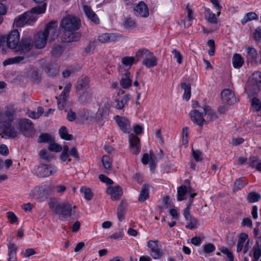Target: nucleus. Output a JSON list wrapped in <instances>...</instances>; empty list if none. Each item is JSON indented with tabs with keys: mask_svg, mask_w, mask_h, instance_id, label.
Here are the masks:
<instances>
[{
	"mask_svg": "<svg viewBox=\"0 0 261 261\" xmlns=\"http://www.w3.org/2000/svg\"><path fill=\"white\" fill-rule=\"evenodd\" d=\"M136 57L143 58L142 64L146 68H150L158 65V60L154 54L146 48H141L136 51Z\"/></svg>",
	"mask_w": 261,
	"mask_h": 261,
	"instance_id": "6e6552de",
	"label": "nucleus"
},
{
	"mask_svg": "<svg viewBox=\"0 0 261 261\" xmlns=\"http://www.w3.org/2000/svg\"><path fill=\"white\" fill-rule=\"evenodd\" d=\"M203 251L206 253H210L215 251L216 248L214 244L207 243L202 246Z\"/></svg>",
	"mask_w": 261,
	"mask_h": 261,
	"instance_id": "864d4df0",
	"label": "nucleus"
},
{
	"mask_svg": "<svg viewBox=\"0 0 261 261\" xmlns=\"http://www.w3.org/2000/svg\"><path fill=\"white\" fill-rule=\"evenodd\" d=\"M192 156L196 162L201 161L202 160V156L201 152L198 150L192 149Z\"/></svg>",
	"mask_w": 261,
	"mask_h": 261,
	"instance_id": "6e6d98bb",
	"label": "nucleus"
},
{
	"mask_svg": "<svg viewBox=\"0 0 261 261\" xmlns=\"http://www.w3.org/2000/svg\"><path fill=\"white\" fill-rule=\"evenodd\" d=\"M244 59L240 55L236 54L233 55L232 58V64L234 68H240L244 64Z\"/></svg>",
	"mask_w": 261,
	"mask_h": 261,
	"instance_id": "473e14b6",
	"label": "nucleus"
},
{
	"mask_svg": "<svg viewBox=\"0 0 261 261\" xmlns=\"http://www.w3.org/2000/svg\"><path fill=\"white\" fill-rule=\"evenodd\" d=\"M124 27L126 29H130L136 25L135 21L131 18H125L124 21Z\"/></svg>",
	"mask_w": 261,
	"mask_h": 261,
	"instance_id": "603ef678",
	"label": "nucleus"
},
{
	"mask_svg": "<svg viewBox=\"0 0 261 261\" xmlns=\"http://www.w3.org/2000/svg\"><path fill=\"white\" fill-rule=\"evenodd\" d=\"M23 59V58L22 57H16L14 58L9 59L7 60H5L3 64L4 65H7L8 64H11L13 63H19L21 61H22Z\"/></svg>",
	"mask_w": 261,
	"mask_h": 261,
	"instance_id": "8fccbe9b",
	"label": "nucleus"
},
{
	"mask_svg": "<svg viewBox=\"0 0 261 261\" xmlns=\"http://www.w3.org/2000/svg\"><path fill=\"white\" fill-rule=\"evenodd\" d=\"M258 159L256 157H252L250 159V166L252 167H255L256 169L261 172V162L257 163Z\"/></svg>",
	"mask_w": 261,
	"mask_h": 261,
	"instance_id": "37998d69",
	"label": "nucleus"
},
{
	"mask_svg": "<svg viewBox=\"0 0 261 261\" xmlns=\"http://www.w3.org/2000/svg\"><path fill=\"white\" fill-rule=\"evenodd\" d=\"M154 158V156H152L151 154L145 153L142 157V162L144 165L149 163L150 169L152 170L155 167Z\"/></svg>",
	"mask_w": 261,
	"mask_h": 261,
	"instance_id": "c85d7f7f",
	"label": "nucleus"
},
{
	"mask_svg": "<svg viewBox=\"0 0 261 261\" xmlns=\"http://www.w3.org/2000/svg\"><path fill=\"white\" fill-rule=\"evenodd\" d=\"M221 252L225 254L228 258V261H234V257L232 252L226 247H222L220 249Z\"/></svg>",
	"mask_w": 261,
	"mask_h": 261,
	"instance_id": "de8ad7c7",
	"label": "nucleus"
},
{
	"mask_svg": "<svg viewBox=\"0 0 261 261\" xmlns=\"http://www.w3.org/2000/svg\"><path fill=\"white\" fill-rule=\"evenodd\" d=\"M189 131L188 128L184 127L182 132V138L183 144L187 145L188 143Z\"/></svg>",
	"mask_w": 261,
	"mask_h": 261,
	"instance_id": "13d9d810",
	"label": "nucleus"
},
{
	"mask_svg": "<svg viewBox=\"0 0 261 261\" xmlns=\"http://www.w3.org/2000/svg\"><path fill=\"white\" fill-rule=\"evenodd\" d=\"M248 237V235L244 232L241 233L240 234L237 248V251L238 252H241L243 250L244 246L246 243V241L247 240Z\"/></svg>",
	"mask_w": 261,
	"mask_h": 261,
	"instance_id": "c756f323",
	"label": "nucleus"
},
{
	"mask_svg": "<svg viewBox=\"0 0 261 261\" xmlns=\"http://www.w3.org/2000/svg\"><path fill=\"white\" fill-rule=\"evenodd\" d=\"M87 119L92 122L99 121L102 119V110L100 109H98L95 116L90 115L89 117H88Z\"/></svg>",
	"mask_w": 261,
	"mask_h": 261,
	"instance_id": "09e8293b",
	"label": "nucleus"
},
{
	"mask_svg": "<svg viewBox=\"0 0 261 261\" xmlns=\"http://www.w3.org/2000/svg\"><path fill=\"white\" fill-rule=\"evenodd\" d=\"M207 45L210 47V49L208 51V54L210 56H212L215 54V42L213 40H209L207 42Z\"/></svg>",
	"mask_w": 261,
	"mask_h": 261,
	"instance_id": "4d7b16f0",
	"label": "nucleus"
},
{
	"mask_svg": "<svg viewBox=\"0 0 261 261\" xmlns=\"http://www.w3.org/2000/svg\"><path fill=\"white\" fill-rule=\"evenodd\" d=\"M61 25L64 29L65 35L67 36L65 38L67 42L74 41L79 39L80 35L73 32L80 27V21L78 18L72 16H67L62 20Z\"/></svg>",
	"mask_w": 261,
	"mask_h": 261,
	"instance_id": "39448f33",
	"label": "nucleus"
},
{
	"mask_svg": "<svg viewBox=\"0 0 261 261\" xmlns=\"http://www.w3.org/2000/svg\"><path fill=\"white\" fill-rule=\"evenodd\" d=\"M196 193H195L192 188L189 186H181L177 190V200L181 201L189 196L191 198H193Z\"/></svg>",
	"mask_w": 261,
	"mask_h": 261,
	"instance_id": "9b49d317",
	"label": "nucleus"
},
{
	"mask_svg": "<svg viewBox=\"0 0 261 261\" xmlns=\"http://www.w3.org/2000/svg\"><path fill=\"white\" fill-rule=\"evenodd\" d=\"M70 85H67L59 97L58 105L60 109H64L66 105V100L70 91Z\"/></svg>",
	"mask_w": 261,
	"mask_h": 261,
	"instance_id": "6ab92c4d",
	"label": "nucleus"
},
{
	"mask_svg": "<svg viewBox=\"0 0 261 261\" xmlns=\"http://www.w3.org/2000/svg\"><path fill=\"white\" fill-rule=\"evenodd\" d=\"M259 17L258 15L253 12L247 13L245 14L241 22L243 24H245L247 21L253 20H258Z\"/></svg>",
	"mask_w": 261,
	"mask_h": 261,
	"instance_id": "2f4dec72",
	"label": "nucleus"
},
{
	"mask_svg": "<svg viewBox=\"0 0 261 261\" xmlns=\"http://www.w3.org/2000/svg\"><path fill=\"white\" fill-rule=\"evenodd\" d=\"M101 162L105 169L109 170L111 169L112 161L109 156H103L101 158Z\"/></svg>",
	"mask_w": 261,
	"mask_h": 261,
	"instance_id": "58836bf2",
	"label": "nucleus"
},
{
	"mask_svg": "<svg viewBox=\"0 0 261 261\" xmlns=\"http://www.w3.org/2000/svg\"><path fill=\"white\" fill-rule=\"evenodd\" d=\"M54 140V138L47 134H41L38 140L39 143H51Z\"/></svg>",
	"mask_w": 261,
	"mask_h": 261,
	"instance_id": "e433bc0d",
	"label": "nucleus"
},
{
	"mask_svg": "<svg viewBox=\"0 0 261 261\" xmlns=\"http://www.w3.org/2000/svg\"><path fill=\"white\" fill-rule=\"evenodd\" d=\"M135 58L133 57H124L121 59V63L124 68L128 70L135 63Z\"/></svg>",
	"mask_w": 261,
	"mask_h": 261,
	"instance_id": "7c9ffc66",
	"label": "nucleus"
},
{
	"mask_svg": "<svg viewBox=\"0 0 261 261\" xmlns=\"http://www.w3.org/2000/svg\"><path fill=\"white\" fill-rule=\"evenodd\" d=\"M55 22L49 23L46 27L44 31L39 32L35 36L34 43L36 48H42L46 44L47 37L49 34H54V35H58L57 29L53 26Z\"/></svg>",
	"mask_w": 261,
	"mask_h": 261,
	"instance_id": "423d86ee",
	"label": "nucleus"
},
{
	"mask_svg": "<svg viewBox=\"0 0 261 261\" xmlns=\"http://www.w3.org/2000/svg\"><path fill=\"white\" fill-rule=\"evenodd\" d=\"M252 109L255 111L261 110V102L257 97H253L251 101Z\"/></svg>",
	"mask_w": 261,
	"mask_h": 261,
	"instance_id": "a19ab883",
	"label": "nucleus"
},
{
	"mask_svg": "<svg viewBox=\"0 0 261 261\" xmlns=\"http://www.w3.org/2000/svg\"><path fill=\"white\" fill-rule=\"evenodd\" d=\"M181 87L184 90L183 94V99L186 100H189L191 97V86L190 84L184 83L181 85Z\"/></svg>",
	"mask_w": 261,
	"mask_h": 261,
	"instance_id": "c9c22d12",
	"label": "nucleus"
},
{
	"mask_svg": "<svg viewBox=\"0 0 261 261\" xmlns=\"http://www.w3.org/2000/svg\"><path fill=\"white\" fill-rule=\"evenodd\" d=\"M204 111L203 107H197L196 109L191 111L190 113L191 120L198 125L206 124V121L203 118L205 116Z\"/></svg>",
	"mask_w": 261,
	"mask_h": 261,
	"instance_id": "9d476101",
	"label": "nucleus"
},
{
	"mask_svg": "<svg viewBox=\"0 0 261 261\" xmlns=\"http://www.w3.org/2000/svg\"><path fill=\"white\" fill-rule=\"evenodd\" d=\"M129 142L131 152L135 154H138L141 150L139 138L133 134H130L129 135Z\"/></svg>",
	"mask_w": 261,
	"mask_h": 261,
	"instance_id": "4468645a",
	"label": "nucleus"
},
{
	"mask_svg": "<svg viewBox=\"0 0 261 261\" xmlns=\"http://www.w3.org/2000/svg\"><path fill=\"white\" fill-rule=\"evenodd\" d=\"M55 190L57 193L62 194L66 190V187L62 185H58L55 187Z\"/></svg>",
	"mask_w": 261,
	"mask_h": 261,
	"instance_id": "69168bd1",
	"label": "nucleus"
},
{
	"mask_svg": "<svg viewBox=\"0 0 261 261\" xmlns=\"http://www.w3.org/2000/svg\"><path fill=\"white\" fill-rule=\"evenodd\" d=\"M246 60L248 62H257L258 54L256 49L252 46H249L246 49Z\"/></svg>",
	"mask_w": 261,
	"mask_h": 261,
	"instance_id": "b1692460",
	"label": "nucleus"
},
{
	"mask_svg": "<svg viewBox=\"0 0 261 261\" xmlns=\"http://www.w3.org/2000/svg\"><path fill=\"white\" fill-rule=\"evenodd\" d=\"M114 119L121 130L124 133H129L130 130V123L126 117L116 116Z\"/></svg>",
	"mask_w": 261,
	"mask_h": 261,
	"instance_id": "f3484780",
	"label": "nucleus"
},
{
	"mask_svg": "<svg viewBox=\"0 0 261 261\" xmlns=\"http://www.w3.org/2000/svg\"><path fill=\"white\" fill-rule=\"evenodd\" d=\"M83 9L89 19L95 23H99V19L98 17L90 7L85 5L83 6Z\"/></svg>",
	"mask_w": 261,
	"mask_h": 261,
	"instance_id": "bb28decb",
	"label": "nucleus"
},
{
	"mask_svg": "<svg viewBox=\"0 0 261 261\" xmlns=\"http://www.w3.org/2000/svg\"><path fill=\"white\" fill-rule=\"evenodd\" d=\"M119 37L114 33H105L98 37L99 42L105 43L110 41H115L119 39Z\"/></svg>",
	"mask_w": 261,
	"mask_h": 261,
	"instance_id": "393cba45",
	"label": "nucleus"
},
{
	"mask_svg": "<svg viewBox=\"0 0 261 261\" xmlns=\"http://www.w3.org/2000/svg\"><path fill=\"white\" fill-rule=\"evenodd\" d=\"M247 184V180L245 178H239L235 181L234 187L237 190L244 187Z\"/></svg>",
	"mask_w": 261,
	"mask_h": 261,
	"instance_id": "79ce46f5",
	"label": "nucleus"
},
{
	"mask_svg": "<svg viewBox=\"0 0 261 261\" xmlns=\"http://www.w3.org/2000/svg\"><path fill=\"white\" fill-rule=\"evenodd\" d=\"M99 179L101 181L107 185H112L113 184V181L110 178L103 174H100L99 176Z\"/></svg>",
	"mask_w": 261,
	"mask_h": 261,
	"instance_id": "680f3d73",
	"label": "nucleus"
},
{
	"mask_svg": "<svg viewBox=\"0 0 261 261\" xmlns=\"http://www.w3.org/2000/svg\"><path fill=\"white\" fill-rule=\"evenodd\" d=\"M129 100V95L128 94L124 95V97L121 99H116L115 100V108L118 110L122 109Z\"/></svg>",
	"mask_w": 261,
	"mask_h": 261,
	"instance_id": "f704fd0d",
	"label": "nucleus"
},
{
	"mask_svg": "<svg viewBox=\"0 0 261 261\" xmlns=\"http://www.w3.org/2000/svg\"><path fill=\"white\" fill-rule=\"evenodd\" d=\"M148 251L150 256L154 259H160L164 255L163 251L159 245L158 240H149L147 242Z\"/></svg>",
	"mask_w": 261,
	"mask_h": 261,
	"instance_id": "1a4fd4ad",
	"label": "nucleus"
},
{
	"mask_svg": "<svg viewBox=\"0 0 261 261\" xmlns=\"http://www.w3.org/2000/svg\"><path fill=\"white\" fill-rule=\"evenodd\" d=\"M39 155L43 160H50L51 158L48 151L45 149H42L40 151Z\"/></svg>",
	"mask_w": 261,
	"mask_h": 261,
	"instance_id": "bf43d9fd",
	"label": "nucleus"
},
{
	"mask_svg": "<svg viewBox=\"0 0 261 261\" xmlns=\"http://www.w3.org/2000/svg\"><path fill=\"white\" fill-rule=\"evenodd\" d=\"M59 132L62 139L66 140H70L72 139V136L68 134L66 128L65 126H62L59 129Z\"/></svg>",
	"mask_w": 261,
	"mask_h": 261,
	"instance_id": "ea45409f",
	"label": "nucleus"
},
{
	"mask_svg": "<svg viewBox=\"0 0 261 261\" xmlns=\"http://www.w3.org/2000/svg\"><path fill=\"white\" fill-rule=\"evenodd\" d=\"M37 112L34 111H28V116L32 119H38L43 114V109L41 107L37 108Z\"/></svg>",
	"mask_w": 261,
	"mask_h": 261,
	"instance_id": "4c0bfd02",
	"label": "nucleus"
},
{
	"mask_svg": "<svg viewBox=\"0 0 261 261\" xmlns=\"http://www.w3.org/2000/svg\"><path fill=\"white\" fill-rule=\"evenodd\" d=\"M13 114V111L5 112L0 114V135L3 138H14L18 134V132L11 126Z\"/></svg>",
	"mask_w": 261,
	"mask_h": 261,
	"instance_id": "20e7f679",
	"label": "nucleus"
},
{
	"mask_svg": "<svg viewBox=\"0 0 261 261\" xmlns=\"http://www.w3.org/2000/svg\"><path fill=\"white\" fill-rule=\"evenodd\" d=\"M77 90L80 94L79 100L83 103L88 102L91 97L90 91L86 84L84 86L82 85L79 84Z\"/></svg>",
	"mask_w": 261,
	"mask_h": 261,
	"instance_id": "ddd939ff",
	"label": "nucleus"
},
{
	"mask_svg": "<svg viewBox=\"0 0 261 261\" xmlns=\"http://www.w3.org/2000/svg\"><path fill=\"white\" fill-rule=\"evenodd\" d=\"M260 198V195L255 192L250 193L247 196V200L251 203L257 202Z\"/></svg>",
	"mask_w": 261,
	"mask_h": 261,
	"instance_id": "c03bdc74",
	"label": "nucleus"
},
{
	"mask_svg": "<svg viewBox=\"0 0 261 261\" xmlns=\"http://www.w3.org/2000/svg\"><path fill=\"white\" fill-rule=\"evenodd\" d=\"M133 75L130 72H126L122 75L120 81L121 86L124 89H128L132 85Z\"/></svg>",
	"mask_w": 261,
	"mask_h": 261,
	"instance_id": "4be33fe9",
	"label": "nucleus"
},
{
	"mask_svg": "<svg viewBox=\"0 0 261 261\" xmlns=\"http://www.w3.org/2000/svg\"><path fill=\"white\" fill-rule=\"evenodd\" d=\"M19 127L21 132L25 136H29L33 130L32 122L29 119H22L19 122Z\"/></svg>",
	"mask_w": 261,
	"mask_h": 261,
	"instance_id": "dca6fc26",
	"label": "nucleus"
},
{
	"mask_svg": "<svg viewBox=\"0 0 261 261\" xmlns=\"http://www.w3.org/2000/svg\"><path fill=\"white\" fill-rule=\"evenodd\" d=\"M57 172V168L55 166L43 165L39 166L36 173L40 177H47L54 174Z\"/></svg>",
	"mask_w": 261,
	"mask_h": 261,
	"instance_id": "f8f14e48",
	"label": "nucleus"
},
{
	"mask_svg": "<svg viewBox=\"0 0 261 261\" xmlns=\"http://www.w3.org/2000/svg\"><path fill=\"white\" fill-rule=\"evenodd\" d=\"M221 98L223 102L232 105L236 101L235 95L233 91L229 89H224L221 92Z\"/></svg>",
	"mask_w": 261,
	"mask_h": 261,
	"instance_id": "a211bd4d",
	"label": "nucleus"
},
{
	"mask_svg": "<svg viewBox=\"0 0 261 261\" xmlns=\"http://www.w3.org/2000/svg\"><path fill=\"white\" fill-rule=\"evenodd\" d=\"M7 217L11 223H17L18 222V218L16 215L12 212L7 213Z\"/></svg>",
	"mask_w": 261,
	"mask_h": 261,
	"instance_id": "5fc2aeb1",
	"label": "nucleus"
},
{
	"mask_svg": "<svg viewBox=\"0 0 261 261\" xmlns=\"http://www.w3.org/2000/svg\"><path fill=\"white\" fill-rule=\"evenodd\" d=\"M49 206L52 211L63 219H67L76 215L77 207L72 202L66 200L61 202L50 201Z\"/></svg>",
	"mask_w": 261,
	"mask_h": 261,
	"instance_id": "f03ea898",
	"label": "nucleus"
},
{
	"mask_svg": "<svg viewBox=\"0 0 261 261\" xmlns=\"http://www.w3.org/2000/svg\"><path fill=\"white\" fill-rule=\"evenodd\" d=\"M172 53L174 58H176L177 63L181 64L182 62V57L179 51L176 49H173Z\"/></svg>",
	"mask_w": 261,
	"mask_h": 261,
	"instance_id": "052dcab7",
	"label": "nucleus"
},
{
	"mask_svg": "<svg viewBox=\"0 0 261 261\" xmlns=\"http://www.w3.org/2000/svg\"><path fill=\"white\" fill-rule=\"evenodd\" d=\"M134 9L136 14L140 17L146 18L149 15L148 7L143 2H140L136 4Z\"/></svg>",
	"mask_w": 261,
	"mask_h": 261,
	"instance_id": "2eb2a0df",
	"label": "nucleus"
},
{
	"mask_svg": "<svg viewBox=\"0 0 261 261\" xmlns=\"http://www.w3.org/2000/svg\"><path fill=\"white\" fill-rule=\"evenodd\" d=\"M19 39V32L17 30H14L9 35L0 37V47L4 45L5 40H6L7 46L10 49H16L17 51H24L30 50L32 45L31 40L29 39L23 40L22 46H18Z\"/></svg>",
	"mask_w": 261,
	"mask_h": 261,
	"instance_id": "f257e3e1",
	"label": "nucleus"
},
{
	"mask_svg": "<svg viewBox=\"0 0 261 261\" xmlns=\"http://www.w3.org/2000/svg\"><path fill=\"white\" fill-rule=\"evenodd\" d=\"M169 213L173 220H176L178 219L179 214L176 209L173 208H171L169 211Z\"/></svg>",
	"mask_w": 261,
	"mask_h": 261,
	"instance_id": "338daca9",
	"label": "nucleus"
},
{
	"mask_svg": "<svg viewBox=\"0 0 261 261\" xmlns=\"http://www.w3.org/2000/svg\"><path fill=\"white\" fill-rule=\"evenodd\" d=\"M8 260L17 261V246L14 243L7 244Z\"/></svg>",
	"mask_w": 261,
	"mask_h": 261,
	"instance_id": "5701e85b",
	"label": "nucleus"
},
{
	"mask_svg": "<svg viewBox=\"0 0 261 261\" xmlns=\"http://www.w3.org/2000/svg\"><path fill=\"white\" fill-rule=\"evenodd\" d=\"M254 257L256 260H257L261 256V250L259 246H256L254 248Z\"/></svg>",
	"mask_w": 261,
	"mask_h": 261,
	"instance_id": "0e129e2a",
	"label": "nucleus"
},
{
	"mask_svg": "<svg viewBox=\"0 0 261 261\" xmlns=\"http://www.w3.org/2000/svg\"><path fill=\"white\" fill-rule=\"evenodd\" d=\"M187 221L188 224L186 226V227L190 229H192L195 227H196L198 222L196 219L194 218H190L189 219L186 220Z\"/></svg>",
	"mask_w": 261,
	"mask_h": 261,
	"instance_id": "3c124183",
	"label": "nucleus"
},
{
	"mask_svg": "<svg viewBox=\"0 0 261 261\" xmlns=\"http://www.w3.org/2000/svg\"><path fill=\"white\" fill-rule=\"evenodd\" d=\"M149 196V186L146 185H143L138 200L140 202H144Z\"/></svg>",
	"mask_w": 261,
	"mask_h": 261,
	"instance_id": "72a5a7b5",
	"label": "nucleus"
},
{
	"mask_svg": "<svg viewBox=\"0 0 261 261\" xmlns=\"http://www.w3.org/2000/svg\"><path fill=\"white\" fill-rule=\"evenodd\" d=\"M205 18L207 22L212 24H217L220 11H217V14L213 13L209 8H205Z\"/></svg>",
	"mask_w": 261,
	"mask_h": 261,
	"instance_id": "412c9836",
	"label": "nucleus"
},
{
	"mask_svg": "<svg viewBox=\"0 0 261 261\" xmlns=\"http://www.w3.org/2000/svg\"><path fill=\"white\" fill-rule=\"evenodd\" d=\"M261 90V72L255 71L249 78L245 86V91L249 96H251Z\"/></svg>",
	"mask_w": 261,
	"mask_h": 261,
	"instance_id": "0eeeda50",
	"label": "nucleus"
},
{
	"mask_svg": "<svg viewBox=\"0 0 261 261\" xmlns=\"http://www.w3.org/2000/svg\"><path fill=\"white\" fill-rule=\"evenodd\" d=\"M187 17L181 20V22L184 24V27L185 28L190 27L192 24L193 19H194L193 12L192 10L189 8H187Z\"/></svg>",
	"mask_w": 261,
	"mask_h": 261,
	"instance_id": "cd10ccee",
	"label": "nucleus"
},
{
	"mask_svg": "<svg viewBox=\"0 0 261 261\" xmlns=\"http://www.w3.org/2000/svg\"><path fill=\"white\" fill-rule=\"evenodd\" d=\"M107 193L111 197L113 200L118 199L122 194L121 188L119 186H110L107 189Z\"/></svg>",
	"mask_w": 261,
	"mask_h": 261,
	"instance_id": "aec40b11",
	"label": "nucleus"
},
{
	"mask_svg": "<svg viewBox=\"0 0 261 261\" xmlns=\"http://www.w3.org/2000/svg\"><path fill=\"white\" fill-rule=\"evenodd\" d=\"M60 159L62 162L67 164L70 162L71 160L69 158L68 153H61L60 155Z\"/></svg>",
	"mask_w": 261,
	"mask_h": 261,
	"instance_id": "e2e57ef3",
	"label": "nucleus"
},
{
	"mask_svg": "<svg viewBox=\"0 0 261 261\" xmlns=\"http://www.w3.org/2000/svg\"><path fill=\"white\" fill-rule=\"evenodd\" d=\"M81 191L84 193L86 199L90 200L92 198L93 194L90 189L83 187L81 188Z\"/></svg>",
	"mask_w": 261,
	"mask_h": 261,
	"instance_id": "a18cd8bd",
	"label": "nucleus"
},
{
	"mask_svg": "<svg viewBox=\"0 0 261 261\" xmlns=\"http://www.w3.org/2000/svg\"><path fill=\"white\" fill-rule=\"evenodd\" d=\"M46 4L43 3L40 5L34 7L30 11L27 12L23 15L15 19L14 25L16 27H23L25 24L30 25L34 23L38 18L46 11Z\"/></svg>",
	"mask_w": 261,
	"mask_h": 261,
	"instance_id": "7ed1b4c3",
	"label": "nucleus"
},
{
	"mask_svg": "<svg viewBox=\"0 0 261 261\" xmlns=\"http://www.w3.org/2000/svg\"><path fill=\"white\" fill-rule=\"evenodd\" d=\"M203 108L204 109V114L206 117V123L209 121H214L218 118L216 113L209 106H204Z\"/></svg>",
	"mask_w": 261,
	"mask_h": 261,
	"instance_id": "a878e982",
	"label": "nucleus"
},
{
	"mask_svg": "<svg viewBox=\"0 0 261 261\" xmlns=\"http://www.w3.org/2000/svg\"><path fill=\"white\" fill-rule=\"evenodd\" d=\"M241 224L244 227H251L252 225V220L248 218H245L242 220Z\"/></svg>",
	"mask_w": 261,
	"mask_h": 261,
	"instance_id": "774afa93",
	"label": "nucleus"
},
{
	"mask_svg": "<svg viewBox=\"0 0 261 261\" xmlns=\"http://www.w3.org/2000/svg\"><path fill=\"white\" fill-rule=\"evenodd\" d=\"M48 148L49 150L50 151H54L55 152H60L62 149V147L61 145L56 143L52 142L49 144Z\"/></svg>",
	"mask_w": 261,
	"mask_h": 261,
	"instance_id": "49530a36",
	"label": "nucleus"
}]
</instances>
